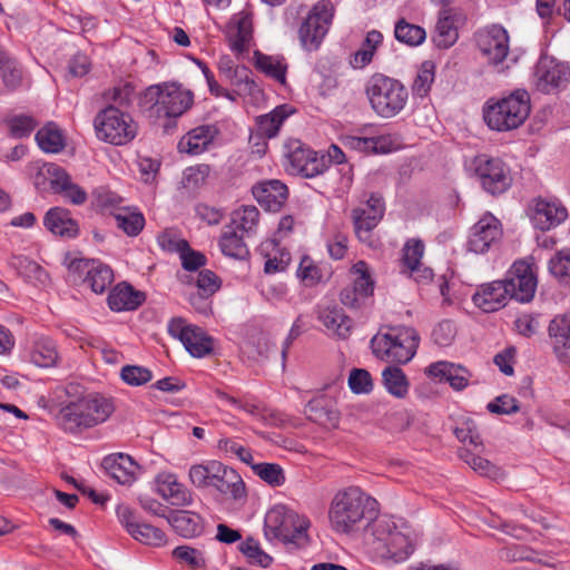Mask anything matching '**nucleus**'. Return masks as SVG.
Segmentation results:
<instances>
[{
  "label": "nucleus",
  "mask_w": 570,
  "mask_h": 570,
  "mask_svg": "<svg viewBox=\"0 0 570 570\" xmlns=\"http://www.w3.org/2000/svg\"><path fill=\"white\" fill-rule=\"evenodd\" d=\"M420 337L412 327H393L371 340L373 354L387 363L406 364L419 347Z\"/></svg>",
  "instance_id": "obj_7"
},
{
  "label": "nucleus",
  "mask_w": 570,
  "mask_h": 570,
  "mask_svg": "<svg viewBox=\"0 0 570 570\" xmlns=\"http://www.w3.org/2000/svg\"><path fill=\"white\" fill-rule=\"evenodd\" d=\"M210 174V167L205 164L190 166L183 173L181 185L188 191L195 193L203 188Z\"/></svg>",
  "instance_id": "obj_52"
},
{
  "label": "nucleus",
  "mask_w": 570,
  "mask_h": 570,
  "mask_svg": "<svg viewBox=\"0 0 570 570\" xmlns=\"http://www.w3.org/2000/svg\"><path fill=\"white\" fill-rule=\"evenodd\" d=\"M255 67L281 85L286 83L287 63L282 56H268L259 51L254 55Z\"/></svg>",
  "instance_id": "obj_42"
},
{
  "label": "nucleus",
  "mask_w": 570,
  "mask_h": 570,
  "mask_svg": "<svg viewBox=\"0 0 570 570\" xmlns=\"http://www.w3.org/2000/svg\"><path fill=\"white\" fill-rule=\"evenodd\" d=\"M277 244L274 240L263 244V250L268 248L276 249L274 255L266 254V262L264 271L268 274L284 272L291 263V254L285 248H276Z\"/></svg>",
  "instance_id": "obj_54"
},
{
  "label": "nucleus",
  "mask_w": 570,
  "mask_h": 570,
  "mask_svg": "<svg viewBox=\"0 0 570 570\" xmlns=\"http://www.w3.org/2000/svg\"><path fill=\"white\" fill-rule=\"evenodd\" d=\"M153 490L175 507H188L194 502L193 492L171 471L158 472L153 480Z\"/></svg>",
  "instance_id": "obj_20"
},
{
  "label": "nucleus",
  "mask_w": 570,
  "mask_h": 570,
  "mask_svg": "<svg viewBox=\"0 0 570 570\" xmlns=\"http://www.w3.org/2000/svg\"><path fill=\"white\" fill-rule=\"evenodd\" d=\"M283 158V166L291 175L312 178L327 169V158L298 139H288L285 142Z\"/></svg>",
  "instance_id": "obj_8"
},
{
  "label": "nucleus",
  "mask_w": 570,
  "mask_h": 570,
  "mask_svg": "<svg viewBox=\"0 0 570 570\" xmlns=\"http://www.w3.org/2000/svg\"><path fill=\"white\" fill-rule=\"evenodd\" d=\"M217 68L220 77L228 82L237 96H253L258 87L252 78L250 70L227 55L219 57Z\"/></svg>",
  "instance_id": "obj_21"
},
{
  "label": "nucleus",
  "mask_w": 570,
  "mask_h": 570,
  "mask_svg": "<svg viewBox=\"0 0 570 570\" xmlns=\"http://www.w3.org/2000/svg\"><path fill=\"white\" fill-rule=\"evenodd\" d=\"M317 320L326 332L340 338H346L352 330V320L335 303H321L317 306Z\"/></svg>",
  "instance_id": "obj_26"
},
{
  "label": "nucleus",
  "mask_w": 570,
  "mask_h": 570,
  "mask_svg": "<svg viewBox=\"0 0 570 570\" xmlns=\"http://www.w3.org/2000/svg\"><path fill=\"white\" fill-rule=\"evenodd\" d=\"M347 384L354 394H368L374 386L372 375L364 368L351 370Z\"/></svg>",
  "instance_id": "obj_62"
},
{
  "label": "nucleus",
  "mask_w": 570,
  "mask_h": 570,
  "mask_svg": "<svg viewBox=\"0 0 570 570\" xmlns=\"http://www.w3.org/2000/svg\"><path fill=\"white\" fill-rule=\"evenodd\" d=\"M384 210L383 199L377 195H372L364 205L353 210L355 233L362 243L373 246L371 232L382 219Z\"/></svg>",
  "instance_id": "obj_19"
},
{
  "label": "nucleus",
  "mask_w": 570,
  "mask_h": 570,
  "mask_svg": "<svg viewBox=\"0 0 570 570\" xmlns=\"http://www.w3.org/2000/svg\"><path fill=\"white\" fill-rule=\"evenodd\" d=\"M552 347L558 356L570 348V313L554 316L548 327Z\"/></svg>",
  "instance_id": "obj_38"
},
{
  "label": "nucleus",
  "mask_w": 570,
  "mask_h": 570,
  "mask_svg": "<svg viewBox=\"0 0 570 570\" xmlns=\"http://www.w3.org/2000/svg\"><path fill=\"white\" fill-rule=\"evenodd\" d=\"M9 266L29 283L35 285H45L48 282L47 272L38 263L26 256H11L9 259Z\"/></svg>",
  "instance_id": "obj_39"
},
{
  "label": "nucleus",
  "mask_w": 570,
  "mask_h": 570,
  "mask_svg": "<svg viewBox=\"0 0 570 570\" xmlns=\"http://www.w3.org/2000/svg\"><path fill=\"white\" fill-rule=\"evenodd\" d=\"M85 284H87L96 294L104 293L114 279L111 268L106 264L97 261L88 262L85 264Z\"/></svg>",
  "instance_id": "obj_40"
},
{
  "label": "nucleus",
  "mask_w": 570,
  "mask_h": 570,
  "mask_svg": "<svg viewBox=\"0 0 570 570\" xmlns=\"http://www.w3.org/2000/svg\"><path fill=\"white\" fill-rule=\"evenodd\" d=\"M501 235L500 222L493 215L485 214L471 228L468 248L475 254H483L501 238Z\"/></svg>",
  "instance_id": "obj_23"
},
{
  "label": "nucleus",
  "mask_w": 570,
  "mask_h": 570,
  "mask_svg": "<svg viewBox=\"0 0 570 570\" xmlns=\"http://www.w3.org/2000/svg\"><path fill=\"white\" fill-rule=\"evenodd\" d=\"M108 475L122 485L132 484L138 475L139 465L127 454H111L104 460Z\"/></svg>",
  "instance_id": "obj_31"
},
{
  "label": "nucleus",
  "mask_w": 570,
  "mask_h": 570,
  "mask_svg": "<svg viewBox=\"0 0 570 570\" xmlns=\"http://www.w3.org/2000/svg\"><path fill=\"white\" fill-rule=\"evenodd\" d=\"M95 128L99 139L114 145H125L137 135V125L132 118L112 106L97 115Z\"/></svg>",
  "instance_id": "obj_11"
},
{
  "label": "nucleus",
  "mask_w": 570,
  "mask_h": 570,
  "mask_svg": "<svg viewBox=\"0 0 570 570\" xmlns=\"http://www.w3.org/2000/svg\"><path fill=\"white\" fill-rule=\"evenodd\" d=\"M218 449L230 458L235 456L248 465L254 463L250 450L235 439H220L218 441Z\"/></svg>",
  "instance_id": "obj_64"
},
{
  "label": "nucleus",
  "mask_w": 570,
  "mask_h": 570,
  "mask_svg": "<svg viewBox=\"0 0 570 570\" xmlns=\"http://www.w3.org/2000/svg\"><path fill=\"white\" fill-rule=\"evenodd\" d=\"M294 114V108L289 105H281L271 112L262 115L257 118V127L259 134L268 138H273L278 134L283 122Z\"/></svg>",
  "instance_id": "obj_41"
},
{
  "label": "nucleus",
  "mask_w": 570,
  "mask_h": 570,
  "mask_svg": "<svg viewBox=\"0 0 570 570\" xmlns=\"http://www.w3.org/2000/svg\"><path fill=\"white\" fill-rule=\"evenodd\" d=\"M532 82L540 92H558L570 82V67L553 57L542 56L534 66Z\"/></svg>",
  "instance_id": "obj_14"
},
{
  "label": "nucleus",
  "mask_w": 570,
  "mask_h": 570,
  "mask_svg": "<svg viewBox=\"0 0 570 570\" xmlns=\"http://www.w3.org/2000/svg\"><path fill=\"white\" fill-rule=\"evenodd\" d=\"M168 333L181 342L186 351L194 357H205L214 351V340L203 328L188 323L181 317L168 323Z\"/></svg>",
  "instance_id": "obj_15"
},
{
  "label": "nucleus",
  "mask_w": 570,
  "mask_h": 570,
  "mask_svg": "<svg viewBox=\"0 0 570 570\" xmlns=\"http://www.w3.org/2000/svg\"><path fill=\"white\" fill-rule=\"evenodd\" d=\"M219 248L222 253L234 259H246L249 250L242 237L235 230H226L219 238Z\"/></svg>",
  "instance_id": "obj_46"
},
{
  "label": "nucleus",
  "mask_w": 570,
  "mask_h": 570,
  "mask_svg": "<svg viewBox=\"0 0 570 570\" xmlns=\"http://www.w3.org/2000/svg\"><path fill=\"white\" fill-rule=\"evenodd\" d=\"M43 225L53 235L65 238H73L79 232L70 212L62 207L50 208L43 217Z\"/></svg>",
  "instance_id": "obj_33"
},
{
  "label": "nucleus",
  "mask_w": 570,
  "mask_h": 570,
  "mask_svg": "<svg viewBox=\"0 0 570 570\" xmlns=\"http://www.w3.org/2000/svg\"><path fill=\"white\" fill-rule=\"evenodd\" d=\"M215 394L222 402L237 410H242L256 419L268 421L272 424L277 423L272 411L266 409L263 403L258 402L254 397L246 396L243 399H236L220 390H217Z\"/></svg>",
  "instance_id": "obj_35"
},
{
  "label": "nucleus",
  "mask_w": 570,
  "mask_h": 570,
  "mask_svg": "<svg viewBox=\"0 0 570 570\" xmlns=\"http://www.w3.org/2000/svg\"><path fill=\"white\" fill-rule=\"evenodd\" d=\"M424 255V244L420 239H410L403 247L402 269L401 272L417 283H428L432 279V269L424 266L422 257Z\"/></svg>",
  "instance_id": "obj_24"
},
{
  "label": "nucleus",
  "mask_w": 570,
  "mask_h": 570,
  "mask_svg": "<svg viewBox=\"0 0 570 570\" xmlns=\"http://www.w3.org/2000/svg\"><path fill=\"white\" fill-rule=\"evenodd\" d=\"M376 501L358 487H347L332 499L328 519L332 529L342 534L356 535L373 520Z\"/></svg>",
  "instance_id": "obj_1"
},
{
  "label": "nucleus",
  "mask_w": 570,
  "mask_h": 570,
  "mask_svg": "<svg viewBox=\"0 0 570 570\" xmlns=\"http://www.w3.org/2000/svg\"><path fill=\"white\" fill-rule=\"evenodd\" d=\"M333 16L334 7L328 0H321L312 8L298 31L304 49H318L330 29Z\"/></svg>",
  "instance_id": "obj_13"
},
{
  "label": "nucleus",
  "mask_w": 570,
  "mask_h": 570,
  "mask_svg": "<svg viewBox=\"0 0 570 570\" xmlns=\"http://www.w3.org/2000/svg\"><path fill=\"white\" fill-rule=\"evenodd\" d=\"M382 382L386 391L396 399H404L409 394L410 382L397 366H387L382 372Z\"/></svg>",
  "instance_id": "obj_43"
},
{
  "label": "nucleus",
  "mask_w": 570,
  "mask_h": 570,
  "mask_svg": "<svg viewBox=\"0 0 570 570\" xmlns=\"http://www.w3.org/2000/svg\"><path fill=\"white\" fill-rule=\"evenodd\" d=\"M129 534L135 540L148 546L160 547L166 542L165 533L148 523H139Z\"/></svg>",
  "instance_id": "obj_56"
},
{
  "label": "nucleus",
  "mask_w": 570,
  "mask_h": 570,
  "mask_svg": "<svg viewBox=\"0 0 570 570\" xmlns=\"http://www.w3.org/2000/svg\"><path fill=\"white\" fill-rule=\"evenodd\" d=\"M353 285L357 287L361 294H373L374 282L372 279L368 265L364 261L356 262L352 268Z\"/></svg>",
  "instance_id": "obj_60"
},
{
  "label": "nucleus",
  "mask_w": 570,
  "mask_h": 570,
  "mask_svg": "<svg viewBox=\"0 0 570 570\" xmlns=\"http://www.w3.org/2000/svg\"><path fill=\"white\" fill-rule=\"evenodd\" d=\"M346 144L352 149L373 154H387L399 147L397 139L393 135H376L372 125L362 128L358 135L347 136Z\"/></svg>",
  "instance_id": "obj_22"
},
{
  "label": "nucleus",
  "mask_w": 570,
  "mask_h": 570,
  "mask_svg": "<svg viewBox=\"0 0 570 570\" xmlns=\"http://www.w3.org/2000/svg\"><path fill=\"white\" fill-rule=\"evenodd\" d=\"M483 189L492 195L504 193L511 185L510 169L503 160L488 155L475 156L468 165Z\"/></svg>",
  "instance_id": "obj_12"
},
{
  "label": "nucleus",
  "mask_w": 570,
  "mask_h": 570,
  "mask_svg": "<svg viewBox=\"0 0 570 570\" xmlns=\"http://www.w3.org/2000/svg\"><path fill=\"white\" fill-rule=\"evenodd\" d=\"M170 523L185 538H194L203 532V519L195 512L179 511L171 517Z\"/></svg>",
  "instance_id": "obj_44"
},
{
  "label": "nucleus",
  "mask_w": 570,
  "mask_h": 570,
  "mask_svg": "<svg viewBox=\"0 0 570 570\" xmlns=\"http://www.w3.org/2000/svg\"><path fill=\"white\" fill-rule=\"evenodd\" d=\"M144 301V294L127 283L116 285L108 295V305L115 312L136 309Z\"/></svg>",
  "instance_id": "obj_36"
},
{
  "label": "nucleus",
  "mask_w": 570,
  "mask_h": 570,
  "mask_svg": "<svg viewBox=\"0 0 570 570\" xmlns=\"http://www.w3.org/2000/svg\"><path fill=\"white\" fill-rule=\"evenodd\" d=\"M296 276L305 286H314L322 281L323 273L322 268L309 256H303Z\"/></svg>",
  "instance_id": "obj_57"
},
{
  "label": "nucleus",
  "mask_w": 570,
  "mask_h": 570,
  "mask_svg": "<svg viewBox=\"0 0 570 570\" xmlns=\"http://www.w3.org/2000/svg\"><path fill=\"white\" fill-rule=\"evenodd\" d=\"M35 169L33 184L36 188L45 189L48 183L55 193L61 194L75 205H81L87 200V193L79 185L72 183L70 176L60 166L53 163H36Z\"/></svg>",
  "instance_id": "obj_10"
},
{
  "label": "nucleus",
  "mask_w": 570,
  "mask_h": 570,
  "mask_svg": "<svg viewBox=\"0 0 570 570\" xmlns=\"http://www.w3.org/2000/svg\"><path fill=\"white\" fill-rule=\"evenodd\" d=\"M114 410L111 400L99 394H89L61 407L57 422L66 432L78 433L106 422Z\"/></svg>",
  "instance_id": "obj_3"
},
{
  "label": "nucleus",
  "mask_w": 570,
  "mask_h": 570,
  "mask_svg": "<svg viewBox=\"0 0 570 570\" xmlns=\"http://www.w3.org/2000/svg\"><path fill=\"white\" fill-rule=\"evenodd\" d=\"M252 191L255 199L272 212L278 210L288 196L286 185L276 179L261 181L253 187Z\"/></svg>",
  "instance_id": "obj_30"
},
{
  "label": "nucleus",
  "mask_w": 570,
  "mask_h": 570,
  "mask_svg": "<svg viewBox=\"0 0 570 570\" xmlns=\"http://www.w3.org/2000/svg\"><path fill=\"white\" fill-rule=\"evenodd\" d=\"M24 357L38 367H53L60 360L57 344L46 336L30 341L24 351Z\"/></svg>",
  "instance_id": "obj_28"
},
{
  "label": "nucleus",
  "mask_w": 570,
  "mask_h": 570,
  "mask_svg": "<svg viewBox=\"0 0 570 570\" xmlns=\"http://www.w3.org/2000/svg\"><path fill=\"white\" fill-rule=\"evenodd\" d=\"M239 550L249 560V562L261 567H268L273 559L262 548L257 540L247 538L239 544Z\"/></svg>",
  "instance_id": "obj_59"
},
{
  "label": "nucleus",
  "mask_w": 570,
  "mask_h": 570,
  "mask_svg": "<svg viewBox=\"0 0 570 570\" xmlns=\"http://www.w3.org/2000/svg\"><path fill=\"white\" fill-rule=\"evenodd\" d=\"M36 141L43 153L58 154L66 146V134L56 122L49 121L37 131Z\"/></svg>",
  "instance_id": "obj_37"
},
{
  "label": "nucleus",
  "mask_w": 570,
  "mask_h": 570,
  "mask_svg": "<svg viewBox=\"0 0 570 570\" xmlns=\"http://www.w3.org/2000/svg\"><path fill=\"white\" fill-rule=\"evenodd\" d=\"M254 473L269 487L278 488L285 484L286 475L283 468L277 463H253Z\"/></svg>",
  "instance_id": "obj_50"
},
{
  "label": "nucleus",
  "mask_w": 570,
  "mask_h": 570,
  "mask_svg": "<svg viewBox=\"0 0 570 570\" xmlns=\"http://www.w3.org/2000/svg\"><path fill=\"white\" fill-rule=\"evenodd\" d=\"M115 220L117 226L129 236L138 235L145 225V218L140 213L125 208L115 214Z\"/></svg>",
  "instance_id": "obj_55"
},
{
  "label": "nucleus",
  "mask_w": 570,
  "mask_h": 570,
  "mask_svg": "<svg viewBox=\"0 0 570 570\" xmlns=\"http://www.w3.org/2000/svg\"><path fill=\"white\" fill-rule=\"evenodd\" d=\"M528 215L534 228L547 232L564 223L568 210L558 198L539 197L529 205Z\"/></svg>",
  "instance_id": "obj_17"
},
{
  "label": "nucleus",
  "mask_w": 570,
  "mask_h": 570,
  "mask_svg": "<svg viewBox=\"0 0 570 570\" xmlns=\"http://www.w3.org/2000/svg\"><path fill=\"white\" fill-rule=\"evenodd\" d=\"M458 21L459 14L454 9L446 8L440 11L433 35V42L438 48L448 49L456 42L459 38Z\"/></svg>",
  "instance_id": "obj_32"
},
{
  "label": "nucleus",
  "mask_w": 570,
  "mask_h": 570,
  "mask_svg": "<svg viewBox=\"0 0 570 570\" xmlns=\"http://www.w3.org/2000/svg\"><path fill=\"white\" fill-rule=\"evenodd\" d=\"M171 556L180 564L187 566L193 570H203L206 567L205 552L202 549L187 544L176 547Z\"/></svg>",
  "instance_id": "obj_49"
},
{
  "label": "nucleus",
  "mask_w": 570,
  "mask_h": 570,
  "mask_svg": "<svg viewBox=\"0 0 570 570\" xmlns=\"http://www.w3.org/2000/svg\"><path fill=\"white\" fill-rule=\"evenodd\" d=\"M509 299L507 286L502 281L482 284L472 296L474 305L485 313L499 311Z\"/></svg>",
  "instance_id": "obj_27"
},
{
  "label": "nucleus",
  "mask_w": 570,
  "mask_h": 570,
  "mask_svg": "<svg viewBox=\"0 0 570 570\" xmlns=\"http://www.w3.org/2000/svg\"><path fill=\"white\" fill-rule=\"evenodd\" d=\"M327 177L332 184L334 194L337 197L344 196L353 183L352 167L348 164L335 166L327 171Z\"/></svg>",
  "instance_id": "obj_51"
},
{
  "label": "nucleus",
  "mask_w": 570,
  "mask_h": 570,
  "mask_svg": "<svg viewBox=\"0 0 570 570\" xmlns=\"http://www.w3.org/2000/svg\"><path fill=\"white\" fill-rule=\"evenodd\" d=\"M548 268L550 274L559 282H570V247L557 250L549 259Z\"/></svg>",
  "instance_id": "obj_53"
},
{
  "label": "nucleus",
  "mask_w": 570,
  "mask_h": 570,
  "mask_svg": "<svg viewBox=\"0 0 570 570\" xmlns=\"http://www.w3.org/2000/svg\"><path fill=\"white\" fill-rule=\"evenodd\" d=\"M149 96H155L153 106L157 116L177 118L188 111L194 104V94L178 82H164L149 87Z\"/></svg>",
  "instance_id": "obj_9"
},
{
  "label": "nucleus",
  "mask_w": 570,
  "mask_h": 570,
  "mask_svg": "<svg viewBox=\"0 0 570 570\" xmlns=\"http://www.w3.org/2000/svg\"><path fill=\"white\" fill-rule=\"evenodd\" d=\"M476 47L485 61L494 67L502 66L510 51L508 31L499 24H491L475 33Z\"/></svg>",
  "instance_id": "obj_16"
},
{
  "label": "nucleus",
  "mask_w": 570,
  "mask_h": 570,
  "mask_svg": "<svg viewBox=\"0 0 570 570\" xmlns=\"http://www.w3.org/2000/svg\"><path fill=\"white\" fill-rule=\"evenodd\" d=\"M188 480L193 487L199 490L213 488L235 500L245 497V484L240 475L234 469L216 460L190 465Z\"/></svg>",
  "instance_id": "obj_5"
},
{
  "label": "nucleus",
  "mask_w": 570,
  "mask_h": 570,
  "mask_svg": "<svg viewBox=\"0 0 570 570\" xmlns=\"http://www.w3.org/2000/svg\"><path fill=\"white\" fill-rule=\"evenodd\" d=\"M396 529L397 527L391 519L387 517H376V512L374 511L373 520L362 532L366 539L372 538L385 546L389 541V537H391Z\"/></svg>",
  "instance_id": "obj_48"
},
{
  "label": "nucleus",
  "mask_w": 570,
  "mask_h": 570,
  "mask_svg": "<svg viewBox=\"0 0 570 570\" xmlns=\"http://www.w3.org/2000/svg\"><path fill=\"white\" fill-rule=\"evenodd\" d=\"M0 71L3 85L8 89L14 90L21 85L22 69L14 59L6 55L0 63Z\"/></svg>",
  "instance_id": "obj_58"
},
{
  "label": "nucleus",
  "mask_w": 570,
  "mask_h": 570,
  "mask_svg": "<svg viewBox=\"0 0 570 570\" xmlns=\"http://www.w3.org/2000/svg\"><path fill=\"white\" fill-rule=\"evenodd\" d=\"M394 37L403 45L417 47L425 41L426 31L421 26L413 24L407 22L405 19H401L395 23Z\"/></svg>",
  "instance_id": "obj_45"
},
{
  "label": "nucleus",
  "mask_w": 570,
  "mask_h": 570,
  "mask_svg": "<svg viewBox=\"0 0 570 570\" xmlns=\"http://www.w3.org/2000/svg\"><path fill=\"white\" fill-rule=\"evenodd\" d=\"M530 96L518 89L500 99H489L483 107V119L495 131L519 128L530 115Z\"/></svg>",
  "instance_id": "obj_4"
},
{
  "label": "nucleus",
  "mask_w": 570,
  "mask_h": 570,
  "mask_svg": "<svg viewBox=\"0 0 570 570\" xmlns=\"http://www.w3.org/2000/svg\"><path fill=\"white\" fill-rule=\"evenodd\" d=\"M217 135L218 130L213 125L198 126L180 138L178 150L188 155H200L212 146Z\"/></svg>",
  "instance_id": "obj_29"
},
{
  "label": "nucleus",
  "mask_w": 570,
  "mask_h": 570,
  "mask_svg": "<svg viewBox=\"0 0 570 570\" xmlns=\"http://www.w3.org/2000/svg\"><path fill=\"white\" fill-rule=\"evenodd\" d=\"M259 212L255 206H242L232 213V223L236 229L250 235L256 233Z\"/></svg>",
  "instance_id": "obj_47"
},
{
  "label": "nucleus",
  "mask_w": 570,
  "mask_h": 570,
  "mask_svg": "<svg viewBox=\"0 0 570 570\" xmlns=\"http://www.w3.org/2000/svg\"><path fill=\"white\" fill-rule=\"evenodd\" d=\"M253 33V10L249 6L235 13L228 24L229 47L236 53L247 50Z\"/></svg>",
  "instance_id": "obj_25"
},
{
  "label": "nucleus",
  "mask_w": 570,
  "mask_h": 570,
  "mask_svg": "<svg viewBox=\"0 0 570 570\" xmlns=\"http://www.w3.org/2000/svg\"><path fill=\"white\" fill-rule=\"evenodd\" d=\"M365 94L373 111L386 119L397 116L409 100L405 86L397 79L382 73H375L368 79Z\"/></svg>",
  "instance_id": "obj_6"
},
{
  "label": "nucleus",
  "mask_w": 570,
  "mask_h": 570,
  "mask_svg": "<svg viewBox=\"0 0 570 570\" xmlns=\"http://www.w3.org/2000/svg\"><path fill=\"white\" fill-rule=\"evenodd\" d=\"M417 542L416 534L407 527L396 529L394 533L389 537V541L384 546L387 553L396 562L405 561L413 553Z\"/></svg>",
  "instance_id": "obj_34"
},
{
  "label": "nucleus",
  "mask_w": 570,
  "mask_h": 570,
  "mask_svg": "<svg viewBox=\"0 0 570 570\" xmlns=\"http://www.w3.org/2000/svg\"><path fill=\"white\" fill-rule=\"evenodd\" d=\"M309 525L307 517L287 504L276 503L265 513L264 535L269 542L301 547L308 540Z\"/></svg>",
  "instance_id": "obj_2"
},
{
  "label": "nucleus",
  "mask_w": 570,
  "mask_h": 570,
  "mask_svg": "<svg viewBox=\"0 0 570 570\" xmlns=\"http://www.w3.org/2000/svg\"><path fill=\"white\" fill-rule=\"evenodd\" d=\"M120 377L130 386H140L151 381L153 373L145 366L126 365L120 371Z\"/></svg>",
  "instance_id": "obj_63"
},
{
  "label": "nucleus",
  "mask_w": 570,
  "mask_h": 570,
  "mask_svg": "<svg viewBox=\"0 0 570 570\" xmlns=\"http://www.w3.org/2000/svg\"><path fill=\"white\" fill-rule=\"evenodd\" d=\"M435 76V66L432 61H424L415 77L413 82V92L416 96L424 97L431 89V86L434 81Z\"/></svg>",
  "instance_id": "obj_61"
},
{
  "label": "nucleus",
  "mask_w": 570,
  "mask_h": 570,
  "mask_svg": "<svg viewBox=\"0 0 570 570\" xmlns=\"http://www.w3.org/2000/svg\"><path fill=\"white\" fill-rule=\"evenodd\" d=\"M503 282L509 298L521 303H528L533 298L538 284L533 266L525 259L515 262Z\"/></svg>",
  "instance_id": "obj_18"
}]
</instances>
